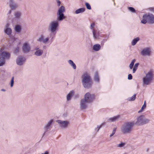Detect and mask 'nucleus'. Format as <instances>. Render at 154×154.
Masks as SVG:
<instances>
[{
    "instance_id": "1",
    "label": "nucleus",
    "mask_w": 154,
    "mask_h": 154,
    "mask_svg": "<svg viewBox=\"0 0 154 154\" xmlns=\"http://www.w3.org/2000/svg\"><path fill=\"white\" fill-rule=\"evenodd\" d=\"M134 125V122L130 121L125 122L121 128L122 132L124 134L131 133Z\"/></svg>"
},
{
    "instance_id": "2",
    "label": "nucleus",
    "mask_w": 154,
    "mask_h": 154,
    "mask_svg": "<svg viewBox=\"0 0 154 154\" xmlns=\"http://www.w3.org/2000/svg\"><path fill=\"white\" fill-rule=\"evenodd\" d=\"M82 78L84 87L86 88L91 87L92 85V80L89 74L87 72L84 73L82 75Z\"/></svg>"
},
{
    "instance_id": "3",
    "label": "nucleus",
    "mask_w": 154,
    "mask_h": 154,
    "mask_svg": "<svg viewBox=\"0 0 154 154\" xmlns=\"http://www.w3.org/2000/svg\"><path fill=\"white\" fill-rule=\"evenodd\" d=\"M53 38V36H50V34L48 35L47 33H44L40 35L37 40L38 42L47 44L50 42H51Z\"/></svg>"
},
{
    "instance_id": "4",
    "label": "nucleus",
    "mask_w": 154,
    "mask_h": 154,
    "mask_svg": "<svg viewBox=\"0 0 154 154\" xmlns=\"http://www.w3.org/2000/svg\"><path fill=\"white\" fill-rule=\"evenodd\" d=\"M11 57V54L5 51V48H0V62L4 65L5 64L6 60H9Z\"/></svg>"
},
{
    "instance_id": "5",
    "label": "nucleus",
    "mask_w": 154,
    "mask_h": 154,
    "mask_svg": "<svg viewBox=\"0 0 154 154\" xmlns=\"http://www.w3.org/2000/svg\"><path fill=\"white\" fill-rule=\"evenodd\" d=\"M59 25L57 21L54 20L50 22L48 26L49 29L51 32V33H50V36H52V35H54L56 34Z\"/></svg>"
},
{
    "instance_id": "6",
    "label": "nucleus",
    "mask_w": 154,
    "mask_h": 154,
    "mask_svg": "<svg viewBox=\"0 0 154 154\" xmlns=\"http://www.w3.org/2000/svg\"><path fill=\"white\" fill-rule=\"evenodd\" d=\"M153 72L150 71L148 72L146 76L143 78V84L146 85H148L151 82L153 79Z\"/></svg>"
},
{
    "instance_id": "7",
    "label": "nucleus",
    "mask_w": 154,
    "mask_h": 154,
    "mask_svg": "<svg viewBox=\"0 0 154 154\" xmlns=\"http://www.w3.org/2000/svg\"><path fill=\"white\" fill-rule=\"evenodd\" d=\"M149 122V119L145 118L144 116L141 115L137 118V121L135 124L139 125H143L148 123Z\"/></svg>"
},
{
    "instance_id": "8",
    "label": "nucleus",
    "mask_w": 154,
    "mask_h": 154,
    "mask_svg": "<svg viewBox=\"0 0 154 154\" xmlns=\"http://www.w3.org/2000/svg\"><path fill=\"white\" fill-rule=\"evenodd\" d=\"M65 11V8L63 6H61L58 9L57 13V21H61L65 18L63 13Z\"/></svg>"
},
{
    "instance_id": "9",
    "label": "nucleus",
    "mask_w": 154,
    "mask_h": 154,
    "mask_svg": "<svg viewBox=\"0 0 154 154\" xmlns=\"http://www.w3.org/2000/svg\"><path fill=\"white\" fill-rule=\"evenodd\" d=\"M56 122L58 124L60 127L62 129L66 128L69 124V122L67 120H57Z\"/></svg>"
},
{
    "instance_id": "10",
    "label": "nucleus",
    "mask_w": 154,
    "mask_h": 154,
    "mask_svg": "<svg viewBox=\"0 0 154 154\" xmlns=\"http://www.w3.org/2000/svg\"><path fill=\"white\" fill-rule=\"evenodd\" d=\"M54 120L53 119H51L44 126L43 129L44 132L42 135L43 137L45 134L48 131H50L52 128V125L53 123Z\"/></svg>"
},
{
    "instance_id": "11",
    "label": "nucleus",
    "mask_w": 154,
    "mask_h": 154,
    "mask_svg": "<svg viewBox=\"0 0 154 154\" xmlns=\"http://www.w3.org/2000/svg\"><path fill=\"white\" fill-rule=\"evenodd\" d=\"M22 51L24 53H28L30 50L31 47L29 42H26L23 43L22 47Z\"/></svg>"
},
{
    "instance_id": "12",
    "label": "nucleus",
    "mask_w": 154,
    "mask_h": 154,
    "mask_svg": "<svg viewBox=\"0 0 154 154\" xmlns=\"http://www.w3.org/2000/svg\"><path fill=\"white\" fill-rule=\"evenodd\" d=\"M151 50L149 47L144 48L141 52V54L143 56H149L151 55Z\"/></svg>"
},
{
    "instance_id": "13",
    "label": "nucleus",
    "mask_w": 154,
    "mask_h": 154,
    "mask_svg": "<svg viewBox=\"0 0 154 154\" xmlns=\"http://www.w3.org/2000/svg\"><path fill=\"white\" fill-rule=\"evenodd\" d=\"M94 94H91L89 93H86L84 97V100L89 103L91 102L94 99Z\"/></svg>"
},
{
    "instance_id": "14",
    "label": "nucleus",
    "mask_w": 154,
    "mask_h": 154,
    "mask_svg": "<svg viewBox=\"0 0 154 154\" xmlns=\"http://www.w3.org/2000/svg\"><path fill=\"white\" fill-rule=\"evenodd\" d=\"M4 31V32L8 35H11L12 32L11 29L10 27V24L7 23L5 25Z\"/></svg>"
},
{
    "instance_id": "15",
    "label": "nucleus",
    "mask_w": 154,
    "mask_h": 154,
    "mask_svg": "<svg viewBox=\"0 0 154 154\" xmlns=\"http://www.w3.org/2000/svg\"><path fill=\"white\" fill-rule=\"evenodd\" d=\"M26 61L25 58L22 56H18L16 59V63L17 65L21 66Z\"/></svg>"
},
{
    "instance_id": "16",
    "label": "nucleus",
    "mask_w": 154,
    "mask_h": 154,
    "mask_svg": "<svg viewBox=\"0 0 154 154\" xmlns=\"http://www.w3.org/2000/svg\"><path fill=\"white\" fill-rule=\"evenodd\" d=\"M147 22L150 24L154 23V16L152 14H145Z\"/></svg>"
},
{
    "instance_id": "17",
    "label": "nucleus",
    "mask_w": 154,
    "mask_h": 154,
    "mask_svg": "<svg viewBox=\"0 0 154 154\" xmlns=\"http://www.w3.org/2000/svg\"><path fill=\"white\" fill-rule=\"evenodd\" d=\"M8 3L9 7L12 10H15L18 7V4L14 1L8 2Z\"/></svg>"
},
{
    "instance_id": "18",
    "label": "nucleus",
    "mask_w": 154,
    "mask_h": 154,
    "mask_svg": "<svg viewBox=\"0 0 154 154\" xmlns=\"http://www.w3.org/2000/svg\"><path fill=\"white\" fill-rule=\"evenodd\" d=\"M87 102L84 99H82L80 102V108L81 110L85 109L87 107Z\"/></svg>"
},
{
    "instance_id": "19",
    "label": "nucleus",
    "mask_w": 154,
    "mask_h": 154,
    "mask_svg": "<svg viewBox=\"0 0 154 154\" xmlns=\"http://www.w3.org/2000/svg\"><path fill=\"white\" fill-rule=\"evenodd\" d=\"M74 93V91H70L69 93L67 94L66 96V100L67 101L70 100L72 96L73 95Z\"/></svg>"
},
{
    "instance_id": "20",
    "label": "nucleus",
    "mask_w": 154,
    "mask_h": 154,
    "mask_svg": "<svg viewBox=\"0 0 154 154\" xmlns=\"http://www.w3.org/2000/svg\"><path fill=\"white\" fill-rule=\"evenodd\" d=\"M94 80L97 82L99 83L100 82V78L98 72H96L94 76Z\"/></svg>"
},
{
    "instance_id": "21",
    "label": "nucleus",
    "mask_w": 154,
    "mask_h": 154,
    "mask_svg": "<svg viewBox=\"0 0 154 154\" xmlns=\"http://www.w3.org/2000/svg\"><path fill=\"white\" fill-rule=\"evenodd\" d=\"M119 117L120 116L119 115H118L116 116H115L113 117L109 118L108 119V120L109 122H115L116 121L118 120Z\"/></svg>"
},
{
    "instance_id": "22",
    "label": "nucleus",
    "mask_w": 154,
    "mask_h": 154,
    "mask_svg": "<svg viewBox=\"0 0 154 154\" xmlns=\"http://www.w3.org/2000/svg\"><path fill=\"white\" fill-rule=\"evenodd\" d=\"M43 53V50H40L35 51L34 54L37 56H39L42 55Z\"/></svg>"
},
{
    "instance_id": "23",
    "label": "nucleus",
    "mask_w": 154,
    "mask_h": 154,
    "mask_svg": "<svg viewBox=\"0 0 154 154\" xmlns=\"http://www.w3.org/2000/svg\"><path fill=\"white\" fill-rule=\"evenodd\" d=\"M14 29L16 32L19 33L21 30V26L20 25H17L15 26Z\"/></svg>"
},
{
    "instance_id": "24",
    "label": "nucleus",
    "mask_w": 154,
    "mask_h": 154,
    "mask_svg": "<svg viewBox=\"0 0 154 154\" xmlns=\"http://www.w3.org/2000/svg\"><path fill=\"white\" fill-rule=\"evenodd\" d=\"M69 63L70 66L72 67L74 69H76V67L75 64L71 60H69L68 61Z\"/></svg>"
},
{
    "instance_id": "25",
    "label": "nucleus",
    "mask_w": 154,
    "mask_h": 154,
    "mask_svg": "<svg viewBox=\"0 0 154 154\" xmlns=\"http://www.w3.org/2000/svg\"><path fill=\"white\" fill-rule=\"evenodd\" d=\"M85 9L84 8H81L75 11V13L76 14H78L83 13L85 11Z\"/></svg>"
},
{
    "instance_id": "26",
    "label": "nucleus",
    "mask_w": 154,
    "mask_h": 154,
    "mask_svg": "<svg viewBox=\"0 0 154 154\" xmlns=\"http://www.w3.org/2000/svg\"><path fill=\"white\" fill-rule=\"evenodd\" d=\"M100 48V46L99 44L94 45L93 46V49L95 51H97Z\"/></svg>"
},
{
    "instance_id": "27",
    "label": "nucleus",
    "mask_w": 154,
    "mask_h": 154,
    "mask_svg": "<svg viewBox=\"0 0 154 154\" xmlns=\"http://www.w3.org/2000/svg\"><path fill=\"white\" fill-rule=\"evenodd\" d=\"M140 40V39L138 37H137L133 39L131 42V45L134 46L137 43V42Z\"/></svg>"
},
{
    "instance_id": "28",
    "label": "nucleus",
    "mask_w": 154,
    "mask_h": 154,
    "mask_svg": "<svg viewBox=\"0 0 154 154\" xmlns=\"http://www.w3.org/2000/svg\"><path fill=\"white\" fill-rule=\"evenodd\" d=\"M21 15V13L19 11L16 12L14 13V16L17 19L20 18Z\"/></svg>"
},
{
    "instance_id": "29",
    "label": "nucleus",
    "mask_w": 154,
    "mask_h": 154,
    "mask_svg": "<svg viewBox=\"0 0 154 154\" xmlns=\"http://www.w3.org/2000/svg\"><path fill=\"white\" fill-rule=\"evenodd\" d=\"M136 94L134 95L131 97H129L127 99V100L129 101H134L136 98Z\"/></svg>"
},
{
    "instance_id": "30",
    "label": "nucleus",
    "mask_w": 154,
    "mask_h": 154,
    "mask_svg": "<svg viewBox=\"0 0 154 154\" xmlns=\"http://www.w3.org/2000/svg\"><path fill=\"white\" fill-rule=\"evenodd\" d=\"M146 17V15H143V19L141 21V22L143 24H146L147 22L146 18H145Z\"/></svg>"
},
{
    "instance_id": "31",
    "label": "nucleus",
    "mask_w": 154,
    "mask_h": 154,
    "mask_svg": "<svg viewBox=\"0 0 154 154\" xmlns=\"http://www.w3.org/2000/svg\"><path fill=\"white\" fill-rule=\"evenodd\" d=\"M139 65V63H136L135 64L134 67V68H133V73H134L135 72L136 70L137 69V67H138Z\"/></svg>"
},
{
    "instance_id": "32",
    "label": "nucleus",
    "mask_w": 154,
    "mask_h": 154,
    "mask_svg": "<svg viewBox=\"0 0 154 154\" xmlns=\"http://www.w3.org/2000/svg\"><path fill=\"white\" fill-rule=\"evenodd\" d=\"M20 50V48L18 46H17L15 48H14V54H17L18 53L19 51Z\"/></svg>"
},
{
    "instance_id": "33",
    "label": "nucleus",
    "mask_w": 154,
    "mask_h": 154,
    "mask_svg": "<svg viewBox=\"0 0 154 154\" xmlns=\"http://www.w3.org/2000/svg\"><path fill=\"white\" fill-rule=\"evenodd\" d=\"M146 107V102H145V101L144 104L142 106L141 109L138 111V112L140 113V112H142L143 110V109L145 108Z\"/></svg>"
},
{
    "instance_id": "34",
    "label": "nucleus",
    "mask_w": 154,
    "mask_h": 154,
    "mask_svg": "<svg viewBox=\"0 0 154 154\" xmlns=\"http://www.w3.org/2000/svg\"><path fill=\"white\" fill-rule=\"evenodd\" d=\"M125 145L124 143L121 142L120 143L117 144V146L119 148L123 147Z\"/></svg>"
},
{
    "instance_id": "35",
    "label": "nucleus",
    "mask_w": 154,
    "mask_h": 154,
    "mask_svg": "<svg viewBox=\"0 0 154 154\" xmlns=\"http://www.w3.org/2000/svg\"><path fill=\"white\" fill-rule=\"evenodd\" d=\"M14 77L13 76L11 80V83H10V86L11 87H13L14 84Z\"/></svg>"
},
{
    "instance_id": "36",
    "label": "nucleus",
    "mask_w": 154,
    "mask_h": 154,
    "mask_svg": "<svg viewBox=\"0 0 154 154\" xmlns=\"http://www.w3.org/2000/svg\"><path fill=\"white\" fill-rule=\"evenodd\" d=\"M105 125L104 123H102L101 125H100L99 126H97V127L95 129L96 130H97V132L102 127V126L103 125Z\"/></svg>"
},
{
    "instance_id": "37",
    "label": "nucleus",
    "mask_w": 154,
    "mask_h": 154,
    "mask_svg": "<svg viewBox=\"0 0 154 154\" xmlns=\"http://www.w3.org/2000/svg\"><path fill=\"white\" fill-rule=\"evenodd\" d=\"M128 9L129 10L133 13H135V9L133 7H130L128 8Z\"/></svg>"
},
{
    "instance_id": "38",
    "label": "nucleus",
    "mask_w": 154,
    "mask_h": 154,
    "mask_svg": "<svg viewBox=\"0 0 154 154\" xmlns=\"http://www.w3.org/2000/svg\"><path fill=\"white\" fill-rule=\"evenodd\" d=\"M85 5L87 8L89 10H90L91 9V6L88 3H85Z\"/></svg>"
},
{
    "instance_id": "39",
    "label": "nucleus",
    "mask_w": 154,
    "mask_h": 154,
    "mask_svg": "<svg viewBox=\"0 0 154 154\" xmlns=\"http://www.w3.org/2000/svg\"><path fill=\"white\" fill-rule=\"evenodd\" d=\"M92 32L93 34V36L94 39H96L97 38V36L95 34V31L94 29H93L92 30Z\"/></svg>"
},
{
    "instance_id": "40",
    "label": "nucleus",
    "mask_w": 154,
    "mask_h": 154,
    "mask_svg": "<svg viewBox=\"0 0 154 154\" xmlns=\"http://www.w3.org/2000/svg\"><path fill=\"white\" fill-rule=\"evenodd\" d=\"M95 26V23H91L90 26V28L91 29H92Z\"/></svg>"
},
{
    "instance_id": "41",
    "label": "nucleus",
    "mask_w": 154,
    "mask_h": 154,
    "mask_svg": "<svg viewBox=\"0 0 154 154\" xmlns=\"http://www.w3.org/2000/svg\"><path fill=\"white\" fill-rule=\"evenodd\" d=\"M149 11L154 13V7H153L149 8H148Z\"/></svg>"
},
{
    "instance_id": "42",
    "label": "nucleus",
    "mask_w": 154,
    "mask_h": 154,
    "mask_svg": "<svg viewBox=\"0 0 154 154\" xmlns=\"http://www.w3.org/2000/svg\"><path fill=\"white\" fill-rule=\"evenodd\" d=\"M132 79V76L131 74H129L128 75V79L129 80H131Z\"/></svg>"
},
{
    "instance_id": "43",
    "label": "nucleus",
    "mask_w": 154,
    "mask_h": 154,
    "mask_svg": "<svg viewBox=\"0 0 154 154\" xmlns=\"http://www.w3.org/2000/svg\"><path fill=\"white\" fill-rule=\"evenodd\" d=\"M136 60L135 59H133L132 61L131 62V64H132V65H134V63L135 62Z\"/></svg>"
},
{
    "instance_id": "44",
    "label": "nucleus",
    "mask_w": 154,
    "mask_h": 154,
    "mask_svg": "<svg viewBox=\"0 0 154 154\" xmlns=\"http://www.w3.org/2000/svg\"><path fill=\"white\" fill-rule=\"evenodd\" d=\"M116 128H115L113 129L112 131V134H115V133L116 130Z\"/></svg>"
},
{
    "instance_id": "45",
    "label": "nucleus",
    "mask_w": 154,
    "mask_h": 154,
    "mask_svg": "<svg viewBox=\"0 0 154 154\" xmlns=\"http://www.w3.org/2000/svg\"><path fill=\"white\" fill-rule=\"evenodd\" d=\"M41 50L40 49H39V48L38 47V46H37V47H36L34 49V50L35 51H36L37 50Z\"/></svg>"
},
{
    "instance_id": "46",
    "label": "nucleus",
    "mask_w": 154,
    "mask_h": 154,
    "mask_svg": "<svg viewBox=\"0 0 154 154\" xmlns=\"http://www.w3.org/2000/svg\"><path fill=\"white\" fill-rule=\"evenodd\" d=\"M129 66L130 68V69H132V68L133 67V65H132V64L131 65V64H130Z\"/></svg>"
},
{
    "instance_id": "47",
    "label": "nucleus",
    "mask_w": 154,
    "mask_h": 154,
    "mask_svg": "<svg viewBox=\"0 0 154 154\" xmlns=\"http://www.w3.org/2000/svg\"><path fill=\"white\" fill-rule=\"evenodd\" d=\"M57 4H58V6H60V1H58L57 2Z\"/></svg>"
},
{
    "instance_id": "48",
    "label": "nucleus",
    "mask_w": 154,
    "mask_h": 154,
    "mask_svg": "<svg viewBox=\"0 0 154 154\" xmlns=\"http://www.w3.org/2000/svg\"><path fill=\"white\" fill-rule=\"evenodd\" d=\"M4 65V64L2 63H1V62H0V66H3Z\"/></svg>"
},
{
    "instance_id": "49",
    "label": "nucleus",
    "mask_w": 154,
    "mask_h": 154,
    "mask_svg": "<svg viewBox=\"0 0 154 154\" xmlns=\"http://www.w3.org/2000/svg\"><path fill=\"white\" fill-rule=\"evenodd\" d=\"M11 10H10L9 11L8 13L10 14L11 13Z\"/></svg>"
},
{
    "instance_id": "50",
    "label": "nucleus",
    "mask_w": 154,
    "mask_h": 154,
    "mask_svg": "<svg viewBox=\"0 0 154 154\" xmlns=\"http://www.w3.org/2000/svg\"><path fill=\"white\" fill-rule=\"evenodd\" d=\"M113 134H112V133L110 135V137H112V136L113 135Z\"/></svg>"
},
{
    "instance_id": "51",
    "label": "nucleus",
    "mask_w": 154,
    "mask_h": 154,
    "mask_svg": "<svg viewBox=\"0 0 154 154\" xmlns=\"http://www.w3.org/2000/svg\"><path fill=\"white\" fill-rule=\"evenodd\" d=\"M14 1V0H9V2H12V1Z\"/></svg>"
},
{
    "instance_id": "52",
    "label": "nucleus",
    "mask_w": 154,
    "mask_h": 154,
    "mask_svg": "<svg viewBox=\"0 0 154 154\" xmlns=\"http://www.w3.org/2000/svg\"><path fill=\"white\" fill-rule=\"evenodd\" d=\"M1 91H5V89H2L1 90Z\"/></svg>"
},
{
    "instance_id": "53",
    "label": "nucleus",
    "mask_w": 154,
    "mask_h": 154,
    "mask_svg": "<svg viewBox=\"0 0 154 154\" xmlns=\"http://www.w3.org/2000/svg\"><path fill=\"white\" fill-rule=\"evenodd\" d=\"M19 1H22V0H19Z\"/></svg>"
}]
</instances>
